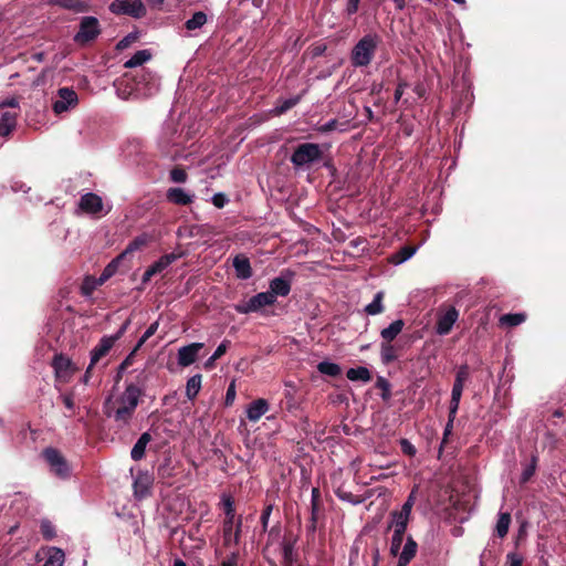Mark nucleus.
Segmentation results:
<instances>
[{
	"label": "nucleus",
	"mask_w": 566,
	"mask_h": 566,
	"mask_svg": "<svg viewBox=\"0 0 566 566\" xmlns=\"http://www.w3.org/2000/svg\"><path fill=\"white\" fill-rule=\"evenodd\" d=\"M137 350L135 348L129 353V355L120 363L117 369L116 380H119L123 376V373L133 365L134 356Z\"/></svg>",
	"instance_id": "3c124183"
},
{
	"label": "nucleus",
	"mask_w": 566,
	"mask_h": 566,
	"mask_svg": "<svg viewBox=\"0 0 566 566\" xmlns=\"http://www.w3.org/2000/svg\"><path fill=\"white\" fill-rule=\"evenodd\" d=\"M153 484L151 478L147 473H140L134 481V493L137 497L143 499L149 495Z\"/></svg>",
	"instance_id": "5701e85b"
},
{
	"label": "nucleus",
	"mask_w": 566,
	"mask_h": 566,
	"mask_svg": "<svg viewBox=\"0 0 566 566\" xmlns=\"http://www.w3.org/2000/svg\"><path fill=\"white\" fill-rule=\"evenodd\" d=\"M323 158L321 146L315 143H303L295 147L290 161L295 168H303Z\"/></svg>",
	"instance_id": "7ed1b4c3"
},
{
	"label": "nucleus",
	"mask_w": 566,
	"mask_h": 566,
	"mask_svg": "<svg viewBox=\"0 0 566 566\" xmlns=\"http://www.w3.org/2000/svg\"><path fill=\"white\" fill-rule=\"evenodd\" d=\"M360 0H347L345 12L348 17L355 14L359 10Z\"/></svg>",
	"instance_id": "e2e57ef3"
},
{
	"label": "nucleus",
	"mask_w": 566,
	"mask_h": 566,
	"mask_svg": "<svg viewBox=\"0 0 566 566\" xmlns=\"http://www.w3.org/2000/svg\"><path fill=\"white\" fill-rule=\"evenodd\" d=\"M417 251V247L415 245H403L398 251L392 253L389 258L390 262L394 264H401L408 259H410Z\"/></svg>",
	"instance_id": "c85d7f7f"
},
{
	"label": "nucleus",
	"mask_w": 566,
	"mask_h": 566,
	"mask_svg": "<svg viewBox=\"0 0 566 566\" xmlns=\"http://www.w3.org/2000/svg\"><path fill=\"white\" fill-rule=\"evenodd\" d=\"M203 346V343H191L187 346L180 347L178 350V365L187 367L193 364Z\"/></svg>",
	"instance_id": "9d476101"
},
{
	"label": "nucleus",
	"mask_w": 566,
	"mask_h": 566,
	"mask_svg": "<svg viewBox=\"0 0 566 566\" xmlns=\"http://www.w3.org/2000/svg\"><path fill=\"white\" fill-rule=\"evenodd\" d=\"M269 293H272L273 298L276 296H287L291 292V279H285L283 275L274 277L270 281Z\"/></svg>",
	"instance_id": "6ab92c4d"
},
{
	"label": "nucleus",
	"mask_w": 566,
	"mask_h": 566,
	"mask_svg": "<svg viewBox=\"0 0 566 566\" xmlns=\"http://www.w3.org/2000/svg\"><path fill=\"white\" fill-rule=\"evenodd\" d=\"M405 327L403 319L394 321L388 327L380 331L381 343H395L397 336L402 332Z\"/></svg>",
	"instance_id": "b1692460"
},
{
	"label": "nucleus",
	"mask_w": 566,
	"mask_h": 566,
	"mask_svg": "<svg viewBox=\"0 0 566 566\" xmlns=\"http://www.w3.org/2000/svg\"><path fill=\"white\" fill-rule=\"evenodd\" d=\"M511 514L509 512H501L495 525L496 535L503 538L507 535L511 525Z\"/></svg>",
	"instance_id": "2f4dec72"
},
{
	"label": "nucleus",
	"mask_w": 566,
	"mask_h": 566,
	"mask_svg": "<svg viewBox=\"0 0 566 566\" xmlns=\"http://www.w3.org/2000/svg\"><path fill=\"white\" fill-rule=\"evenodd\" d=\"M384 292L379 291L375 294L374 300L365 307V312L368 315H377L384 312Z\"/></svg>",
	"instance_id": "58836bf2"
},
{
	"label": "nucleus",
	"mask_w": 566,
	"mask_h": 566,
	"mask_svg": "<svg viewBox=\"0 0 566 566\" xmlns=\"http://www.w3.org/2000/svg\"><path fill=\"white\" fill-rule=\"evenodd\" d=\"M346 377L352 381L368 382L371 380V374L366 367L349 368L346 373Z\"/></svg>",
	"instance_id": "7c9ffc66"
},
{
	"label": "nucleus",
	"mask_w": 566,
	"mask_h": 566,
	"mask_svg": "<svg viewBox=\"0 0 566 566\" xmlns=\"http://www.w3.org/2000/svg\"><path fill=\"white\" fill-rule=\"evenodd\" d=\"M235 381L232 380L227 389L226 398H224V406L230 407L233 405L235 399Z\"/></svg>",
	"instance_id": "bf43d9fd"
},
{
	"label": "nucleus",
	"mask_w": 566,
	"mask_h": 566,
	"mask_svg": "<svg viewBox=\"0 0 566 566\" xmlns=\"http://www.w3.org/2000/svg\"><path fill=\"white\" fill-rule=\"evenodd\" d=\"M52 367L56 377L63 379H66L75 371V367L73 366L72 360L63 354H57L54 356Z\"/></svg>",
	"instance_id": "4468645a"
},
{
	"label": "nucleus",
	"mask_w": 566,
	"mask_h": 566,
	"mask_svg": "<svg viewBox=\"0 0 566 566\" xmlns=\"http://www.w3.org/2000/svg\"><path fill=\"white\" fill-rule=\"evenodd\" d=\"M207 14L205 12L197 11L189 20L186 21L185 28L188 31H195L202 28L207 23Z\"/></svg>",
	"instance_id": "4c0bfd02"
},
{
	"label": "nucleus",
	"mask_w": 566,
	"mask_h": 566,
	"mask_svg": "<svg viewBox=\"0 0 566 566\" xmlns=\"http://www.w3.org/2000/svg\"><path fill=\"white\" fill-rule=\"evenodd\" d=\"M187 172L184 168L181 167H175L174 169H171L170 171V179L174 181V182H185L187 180Z\"/></svg>",
	"instance_id": "864d4df0"
},
{
	"label": "nucleus",
	"mask_w": 566,
	"mask_h": 566,
	"mask_svg": "<svg viewBox=\"0 0 566 566\" xmlns=\"http://www.w3.org/2000/svg\"><path fill=\"white\" fill-rule=\"evenodd\" d=\"M43 458L51 468V471L60 478H66L70 474L67 461L63 454L55 448H46L42 452Z\"/></svg>",
	"instance_id": "6e6552de"
},
{
	"label": "nucleus",
	"mask_w": 566,
	"mask_h": 566,
	"mask_svg": "<svg viewBox=\"0 0 566 566\" xmlns=\"http://www.w3.org/2000/svg\"><path fill=\"white\" fill-rule=\"evenodd\" d=\"M201 380L202 376L200 374H196L187 380L186 396L188 399L193 400L197 397L201 389Z\"/></svg>",
	"instance_id": "473e14b6"
},
{
	"label": "nucleus",
	"mask_w": 566,
	"mask_h": 566,
	"mask_svg": "<svg viewBox=\"0 0 566 566\" xmlns=\"http://www.w3.org/2000/svg\"><path fill=\"white\" fill-rule=\"evenodd\" d=\"M239 552L230 553L226 559L222 560L221 566H238Z\"/></svg>",
	"instance_id": "0e129e2a"
},
{
	"label": "nucleus",
	"mask_w": 566,
	"mask_h": 566,
	"mask_svg": "<svg viewBox=\"0 0 566 566\" xmlns=\"http://www.w3.org/2000/svg\"><path fill=\"white\" fill-rule=\"evenodd\" d=\"M124 259L120 258V255L118 254L115 259H113L103 270L102 274L99 275V277L97 279V283L99 285L104 284L107 280H109L118 270V266L120 264V262L123 261Z\"/></svg>",
	"instance_id": "c756f323"
},
{
	"label": "nucleus",
	"mask_w": 566,
	"mask_h": 566,
	"mask_svg": "<svg viewBox=\"0 0 566 566\" xmlns=\"http://www.w3.org/2000/svg\"><path fill=\"white\" fill-rule=\"evenodd\" d=\"M536 467H537V457L532 455L531 462L525 465V468L523 469V472L521 474V480H520L521 484H525L532 479V476L535 474Z\"/></svg>",
	"instance_id": "79ce46f5"
},
{
	"label": "nucleus",
	"mask_w": 566,
	"mask_h": 566,
	"mask_svg": "<svg viewBox=\"0 0 566 566\" xmlns=\"http://www.w3.org/2000/svg\"><path fill=\"white\" fill-rule=\"evenodd\" d=\"M376 387L381 390V398L384 400H388L391 396L390 391V382L385 378L379 376L376 380Z\"/></svg>",
	"instance_id": "09e8293b"
},
{
	"label": "nucleus",
	"mask_w": 566,
	"mask_h": 566,
	"mask_svg": "<svg viewBox=\"0 0 566 566\" xmlns=\"http://www.w3.org/2000/svg\"><path fill=\"white\" fill-rule=\"evenodd\" d=\"M130 324V319H126L124 324L119 327L116 334L108 336L109 338L114 339V343H116L119 338L123 337V335L126 333L128 326Z\"/></svg>",
	"instance_id": "338daca9"
},
{
	"label": "nucleus",
	"mask_w": 566,
	"mask_h": 566,
	"mask_svg": "<svg viewBox=\"0 0 566 566\" xmlns=\"http://www.w3.org/2000/svg\"><path fill=\"white\" fill-rule=\"evenodd\" d=\"M232 264L235 270V274H237L238 279L248 280L252 276L253 272H252L251 263H250V260L245 255H243V254L235 255Z\"/></svg>",
	"instance_id": "412c9836"
},
{
	"label": "nucleus",
	"mask_w": 566,
	"mask_h": 566,
	"mask_svg": "<svg viewBox=\"0 0 566 566\" xmlns=\"http://www.w3.org/2000/svg\"><path fill=\"white\" fill-rule=\"evenodd\" d=\"M402 347L397 343H380V359L384 365H390L400 356Z\"/></svg>",
	"instance_id": "a211bd4d"
},
{
	"label": "nucleus",
	"mask_w": 566,
	"mask_h": 566,
	"mask_svg": "<svg viewBox=\"0 0 566 566\" xmlns=\"http://www.w3.org/2000/svg\"><path fill=\"white\" fill-rule=\"evenodd\" d=\"M221 504L226 515L222 523L223 546L230 547L232 545V531H234L238 517L235 515L234 500L231 495H223Z\"/></svg>",
	"instance_id": "39448f33"
},
{
	"label": "nucleus",
	"mask_w": 566,
	"mask_h": 566,
	"mask_svg": "<svg viewBox=\"0 0 566 566\" xmlns=\"http://www.w3.org/2000/svg\"><path fill=\"white\" fill-rule=\"evenodd\" d=\"M138 33L130 32L126 36H124L118 43L116 44V49L119 51H123L127 48H129L132 44H134L138 40Z\"/></svg>",
	"instance_id": "8fccbe9b"
},
{
	"label": "nucleus",
	"mask_w": 566,
	"mask_h": 566,
	"mask_svg": "<svg viewBox=\"0 0 566 566\" xmlns=\"http://www.w3.org/2000/svg\"><path fill=\"white\" fill-rule=\"evenodd\" d=\"M470 378V368L467 364L461 365L457 371L451 396L462 397L464 384Z\"/></svg>",
	"instance_id": "4be33fe9"
},
{
	"label": "nucleus",
	"mask_w": 566,
	"mask_h": 566,
	"mask_svg": "<svg viewBox=\"0 0 566 566\" xmlns=\"http://www.w3.org/2000/svg\"><path fill=\"white\" fill-rule=\"evenodd\" d=\"M461 397L451 396L450 406H449V415L448 419H450V422H454L459 405H460Z\"/></svg>",
	"instance_id": "5fc2aeb1"
},
{
	"label": "nucleus",
	"mask_w": 566,
	"mask_h": 566,
	"mask_svg": "<svg viewBox=\"0 0 566 566\" xmlns=\"http://www.w3.org/2000/svg\"><path fill=\"white\" fill-rule=\"evenodd\" d=\"M399 444L403 454L408 457H413L416 454V447L408 439H401Z\"/></svg>",
	"instance_id": "13d9d810"
},
{
	"label": "nucleus",
	"mask_w": 566,
	"mask_h": 566,
	"mask_svg": "<svg viewBox=\"0 0 566 566\" xmlns=\"http://www.w3.org/2000/svg\"><path fill=\"white\" fill-rule=\"evenodd\" d=\"M459 316L455 307H450L437 322V333L439 335H447L452 329L453 324L457 322Z\"/></svg>",
	"instance_id": "dca6fc26"
},
{
	"label": "nucleus",
	"mask_w": 566,
	"mask_h": 566,
	"mask_svg": "<svg viewBox=\"0 0 566 566\" xmlns=\"http://www.w3.org/2000/svg\"><path fill=\"white\" fill-rule=\"evenodd\" d=\"M229 345H230V342H229V340H227V339H224V340H223V342H222V343L217 347V349L214 350V353H213L214 358H218V359H219L221 356H223V355L226 354V352H227V349H228Z\"/></svg>",
	"instance_id": "774afa93"
},
{
	"label": "nucleus",
	"mask_w": 566,
	"mask_h": 566,
	"mask_svg": "<svg viewBox=\"0 0 566 566\" xmlns=\"http://www.w3.org/2000/svg\"><path fill=\"white\" fill-rule=\"evenodd\" d=\"M146 243H147L146 235H138V237H136L133 241H130L128 243L126 249L119 254L120 258H123L125 260L127 255H129L133 252L142 249L144 245H146Z\"/></svg>",
	"instance_id": "a19ab883"
},
{
	"label": "nucleus",
	"mask_w": 566,
	"mask_h": 566,
	"mask_svg": "<svg viewBox=\"0 0 566 566\" xmlns=\"http://www.w3.org/2000/svg\"><path fill=\"white\" fill-rule=\"evenodd\" d=\"M335 494L339 500L347 501L352 504H360L363 502V500L359 496H356L352 492L343 490V488H338L335 491Z\"/></svg>",
	"instance_id": "49530a36"
},
{
	"label": "nucleus",
	"mask_w": 566,
	"mask_h": 566,
	"mask_svg": "<svg viewBox=\"0 0 566 566\" xmlns=\"http://www.w3.org/2000/svg\"><path fill=\"white\" fill-rule=\"evenodd\" d=\"M273 507H274L273 504L269 503V504H266L264 506V509L262 511L260 521H261V524H262V531L263 532L268 531L269 520H270V516L272 514Z\"/></svg>",
	"instance_id": "603ef678"
},
{
	"label": "nucleus",
	"mask_w": 566,
	"mask_h": 566,
	"mask_svg": "<svg viewBox=\"0 0 566 566\" xmlns=\"http://www.w3.org/2000/svg\"><path fill=\"white\" fill-rule=\"evenodd\" d=\"M301 97H302L301 95H297V96H294V97L283 101L282 104L275 108L276 114H279V115L284 114L287 111H290L291 108H293L294 106H296L300 103Z\"/></svg>",
	"instance_id": "a18cd8bd"
},
{
	"label": "nucleus",
	"mask_w": 566,
	"mask_h": 566,
	"mask_svg": "<svg viewBox=\"0 0 566 566\" xmlns=\"http://www.w3.org/2000/svg\"><path fill=\"white\" fill-rule=\"evenodd\" d=\"M109 11L117 15L126 14L137 19L146 14L142 0H115L109 4Z\"/></svg>",
	"instance_id": "0eeeda50"
},
{
	"label": "nucleus",
	"mask_w": 566,
	"mask_h": 566,
	"mask_svg": "<svg viewBox=\"0 0 566 566\" xmlns=\"http://www.w3.org/2000/svg\"><path fill=\"white\" fill-rule=\"evenodd\" d=\"M102 33L101 24L97 18L86 15L80 21L78 31L73 40L80 46L88 45L94 42Z\"/></svg>",
	"instance_id": "20e7f679"
},
{
	"label": "nucleus",
	"mask_w": 566,
	"mask_h": 566,
	"mask_svg": "<svg viewBox=\"0 0 566 566\" xmlns=\"http://www.w3.org/2000/svg\"><path fill=\"white\" fill-rule=\"evenodd\" d=\"M17 113L4 112L0 117V136L8 137L17 126Z\"/></svg>",
	"instance_id": "bb28decb"
},
{
	"label": "nucleus",
	"mask_w": 566,
	"mask_h": 566,
	"mask_svg": "<svg viewBox=\"0 0 566 566\" xmlns=\"http://www.w3.org/2000/svg\"><path fill=\"white\" fill-rule=\"evenodd\" d=\"M228 201H229L228 197L222 192H218V193L213 195V197H212L213 206L219 209L223 208L228 203Z\"/></svg>",
	"instance_id": "680f3d73"
},
{
	"label": "nucleus",
	"mask_w": 566,
	"mask_h": 566,
	"mask_svg": "<svg viewBox=\"0 0 566 566\" xmlns=\"http://www.w3.org/2000/svg\"><path fill=\"white\" fill-rule=\"evenodd\" d=\"M78 207L86 213L96 214L103 210V200L98 195L87 192L81 197Z\"/></svg>",
	"instance_id": "ddd939ff"
},
{
	"label": "nucleus",
	"mask_w": 566,
	"mask_h": 566,
	"mask_svg": "<svg viewBox=\"0 0 566 566\" xmlns=\"http://www.w3.org/2000/svg\"><path fill=\"white\" fill-rule=\"evenodd\" d=\"M45 4L59 7L74 13H84L91 10V4L86 0H44Z\"/></svg>",
	"instance_id": "9b49d317"
},
{
	"label": "nucleus",
	"mask_w": 566,
	"mask_h": 566,
	"mask_svg": "<svg viewBox=\"0 0 566 566\" xmlns=\"http://www.w3.org/2000/svg\"><path fill=\"white\" fill-rule=\"evenodd\" d=\"M381 39L377 33H367L353 46L349 60L354 67H367L374 60Z\"/></svg>",
	"instance_id": "f03ea898"
},
{
	"label": "nucleus",
	"mask_w": 566,
	"mask_h": 566,
	"mask_svg": "<svg viewBox=\"0 0 566 566\" xmlns=\"http://www.w3.org/2000/svg\"><path fill=\"white\" fill-rule=\"evenodd\" d=\"M418 549L417 542L412 538V536H408L405 543L402 551H399L398 556V565L397 566H407L416 556Z\"/></svg>",
	"instance_id": "aec40b11"
},
{
	"label": "nucleus",
	"mask_w": 566,
	"mask_h": 566,
	"mask_svg": "<svg viewBox=\"0 0 566 566\" xmlns=\"http://www.w3.org/2000/svg\"><path fill=\"white\" fill-rule=\"evenodd\" d=\"M158 326H159V322L156 321L154 323H151L148 328L146 329V332L143 334V336L139 338V340L137 342L136 346H135V350H138L145 343L148 338H150L153 335H155V333L157 332L158 329Z\"/></svg>",
	"instance_id": "de8ad7c7"
},
{
	"label": "nucleus",
	"mask_w": 566,
	"mask_h": 566,
	"mask_svg": "<svg viewBox=\"0 0 566 566\" xmlns=\"http://www.w3.org/2000/svg\"><path fill=\"white\" fill-rule=\"evenodd\" d=\"M65 560V554L63 549L59 547H51L49 549V556L43 566H63Z\"/></svg>",
	"instance_id": "f704fd0d"
},
{
	"label": "nucleus",
	"mask_w": 566,
	"mask_h": 566,
	"mask_svg": "<svg viewBox=\"0 0 566 566\" xmlns=\"http://www.w3.org/2000/svg\"><path fill=\"white\" fill-rule=\"evenodd\" d=\"M317 370L321 374L327 375V376H331V377H338L342 374V368H340V366L338 364L326 361V360L321 361L317 365Z\"/></svg>",
	"instance_id": "ea45409f"
},
{
	"label": "nucleus",
	"mask_w": 566,
	"mask_h": 566,
	"mask_svg": "<svg viewBox=\"0 0 566 566\" xmlns=\"http://www.w3.org/2000/svg\"><path fill=\"white\" fill-rule=\"evenodd\" d=\"M274 303L275 298H273L272 293L266 291L255 294L247 302L235 304L234 310L239 314H249L259 312L265 306H272Z\"/></svg>",
	"instance_id": "423d86ee"
},
{
	"label": "nucleus",
	"mask_w": 566,
	"mask_h": 566,
	"mask_svg": "<svg viewBox=\"0 0 566 566\" xmlns=\"http://www.w3.org/2000/svg\"><path fill=\"white\" fill-rule=\"evenodd\" d=\"M166 197L169 202L178 206H188L192 202V196L186 193L182 188H169Z\"/></svg>",
	"instance_id": "393cba45"
},
{
	"label": "nucleus",
	"mask_w": 566,
	"mask_h": 566,
	"mask_svg": "<svg viewBox=\"0 0 566 566\" xmlns=\"http://www.w3.org/2000/svg\"><path fill=\"white\" fill-rule=\"evenodd\" d=\"M177 259V255L174 253L165 254L159 258L158 261L153 263L143 274V283H147L150 281V279L161 273L165 269H167L175 260Z\"/></svg>",
	"instance_id": "f8f14e48"
},
{
	"label": "nucleus",
	"mask_w": 566,
	"mask_h": 566,
	"mask_svg": "<svg viewBox=\"0 0 566 566\" xmlns=\"http://www.w3.org/2000/svg\"><path fill=\"white\" fill-rule=\"evenodd\" d=\"M269 409L270 405L266 399H255L249 403L247 408V417L250 421L256 422L269 411Z\"/></svg>",
	"instance_id": "2eb2a0df"
},
{
	"label": "nucleus",
	"mask_w": 566,
	"mask_h": 566,
	"mask_svg": "<svg viewBox=\"0 0 566 566\" xmlns=\"http://www.w3.org/2000/svg\"><path fill=\"white\" fill-rule=\"evenodd\" d=\"M40 533L46 541H51L56 536L55 526L49 520H42L40 524Z\"/></svg>",
	"instance_id": "37998d69"
},
{
	"label": "nucleus",
	"mask_w": 566,
	"mask_h": 566,
	"mask_svg": "<svg viewBox=\"0 0 566 566\" xmlns=\"http://www.w3.org/2000/svg\"><path fill=\"white\" fill-rule=\"evenodd\" d=\"M151 54L148 50L137 51L129 60L124 63V67L134 69L143 65L145 62L150 60Z\"/></svg>",
	"instance_id": "72a5a7b5"
},
{
	"label": "nucleus",
	"mask_w": 566,
	"mask_h": 566,
	"mask_svg": "<svg viewBox=\"0 0 566 566\" xmlns=\"http://www.w3.org/2000/svg\"><path fill=\"white\" fill-rule=\"evenodd\" d=\"M143 395L142 388L133 382L128 384L124 392L114 401L112 396L105 400L103 406L105 416L113 418L118 427L129 426Z\"/></svg>",
	"instance_id": "f257e3e1"
},
{
	"label": "nucleus",
	"mask_w": 566,
	"mask_h": 566,
	"mask_svg": "<svg viewBox=\"0 0 566 566\" xmlns=\"http://www.w3.org/2000/svg\"><path fill=\"white\" fill-rule=\"evenodd\" d=\"M523 556L518 553L511 552L506 555V564L509 566H522L523 565Z\"/></svg>",
	"instance_id": "052dcab7"
},
{
	"label": "nucleus",
	"mask_w": 566,
	"mask_h": 566,
	"mask_svg": "<svg viewBox=\"0 0 566 566\" xmlns=\"http://www.w3.org/2000/svg\"><path fill=\"white\" fill-rule=\"evenodd\" d=\"M405 533L399 531H394L391 543H390V554L392 556H397L401 548L403 542Z\"/></svg>",
	"instance_id": "c03bdc74"
},
{
	"label": "nucleus",
	"mask_w": 566,
	"mask_h": 566,
	"mask_svg": "<svg viewBox=\"0 0 566 566\" xmlns=\"http://www.w3.org/2000/svg\"><path fill=\"white\" fill-rule=\"evenodd\" d=\"M150 441L151 436L149 432H144L140 434L130 451V457L134 461H140L145 457L146 447Z\"/></svg>",
	"instance_id": "a878e982"
},
{
	"label": "nucleus",
	"mask_w": 566,
	"mask_h": 566,
	"mask_svg": "<svg viewBox=\"0 0 566 566\" xmlns=\"http://www.w3.org/2000/svg\"><path fill=\"white\" fill-rule=\"evenodd\" d=\"M78 104L77 93L72 87H61L57 90V98L52 104V109L60 115Z\"/></svg>",
	"instance_id": "1a4fd4ad"
},
{
	"label": "nucleus",
	"mask_w": 566,
	"mask_h": 566,
	"mask_svg": "<svg viewBox=\"0 0 566 566\" xmlns=\"http://www.w3.org/2000/svg\"><path fill=\"white\" fill-rule=\"evenodd\" d=\"M294 545H295V539L291 541V539L285 538L283 541V543H282V555H283L282 564L283 565L296 563V555L294 554Z\"/></svg>",
	"instance_id": "c9c22d12"
},
{
	"label": "nucleus",
	"mask_w": 566,
	"mask_h": 566,
	"mask_svg": "<svg viewBox=\"0 0 566 566\" xmlns=\"http://www.w3.org/2000/svg\"><path fill=\"white\" fill-rule=\"evenodd\" d=\"M526 319V314L524 313H514V314H504L500 317V325L506 327H515Z\"/></svg>",
	"instance_id": "e433bc0d"
},
{
	"label": "nucleus",
	"mask_w": 566,
	"mask_h": 566,
	"mask_svg": "<svg viewBox=\"0 0 566 566\" xmlns=\"http://www.w3.org/2000/svg\"><path fill=\"white\" fill-rule=\"evenodd\" d=\"M390 518H391V521L388 525V531L392 528L394 531H399V532L406 533V530L408 527V523L410 520V515L401 513L399 511H392L390 513Z\"/></svg>",
	"instance_id": "cd10ccee"
},
{
	"label": "nucleus",
	"mask_w": 566,
	"mask_h": 566,
	"mask_svg": "<svg viewBox=\"0 0 566 566\" xmlns=\"http://www.w3.org/2000/svg\"><path fill=\"white\" fill-rule=\"evenodd\" d=\"M99 285L97 283V280H92L90 277L85 279L84 283L82 284L81 292L83 295L88 296L93 293V291L96 289V286Z\"/></svg>",
	"instance_id": "4d7b16f0"
},
{
	"label": "nucleus",
	"mask_w": 566,
	"mask_h": 566,
	"mask_svg": "<svg viewBox=\"0 0 566 566\" xmlns=\"http://www.w3.org/2000/svg\"><path fill=\"white\" fill-rule=\"evenodd\" d=\"M115 345L114 339L108 336H103L98 344L91 350V365H96L103 357H105Z\"/></svg>",
	"instance_id": "f3484780"
},
{
	"label": "nucleus",
	"mask_w": 566,
	"mask_h": 566,
	"mask_svg": "<svg viewBox=\"0 0 566 566\" xmlns=\"http://www.w3.org/2000/svg\"><path fill=\"white\" fill-rule=\"evenodd\" d=\"M413 504H415V497H413V492H411V494L408 496V499L406 500V502L403 503V505L401 506V510L399 512L411 515V510L413 507Z\"/></svg>",
	"instance_id": "69168bd1"
},
{
	"label": "nucleus",
	"mask_w": 566,
	"mask_h": 566,
	"mask_svg": "<svg viewBox=\"0 0 566 566\" xmlns=\"http://www.w3.org/2000/svg\"><path fill=\"white\" fill-rule=\"evenodd\" d=\"M241 535H242V516L239 515L237 517L234 531H232V544L233 545L240 544Z\"/></svg>",
	"instance_id": "6e6d98bb"
}]
</instances>
